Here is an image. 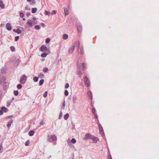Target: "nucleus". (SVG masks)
Instances as JSON below:
<instances>
[{
    "label": "nucleus",
    "mask_w": 159,
    "mask_h": 159,
    "mask_svg": "<svg viewBox=\"0 0 159 159\" xmlns=\"http://www.w3.org/2000/svg\"><path fill=\"white\" fill-rule=\"evenodd\" d=\"M30 12H28V13H26V16H27V17H29V16H30Z\"/></svg>",
    "instance_id": "obj_59"
},
{
    "label": "nucleus",
    "mask_w": 159,
    "mask_h": 159,
    "mask_svg": "<svg viewBox=\"0 0 159 159\" xmlns=\"http://www.w3.org/2000/svg\"><path fill=\"white\" fill-rule=\"evenodd\" d=\"M50 135H48V140L50 142H52V139H51V138H50Z\"/></svg>",
    "instance_id": "obj_31"
},
{
    "label": "nucleus",
    "mask_w": 159,
    "mask_h": 159,
    "mask_svg": "<svg viewBox=\"0 0 159 159\" xmlns=\"http://www.w3.org/2000/svg\"><path fill=\"white\" fill-rule=\"evenodd\" d=\"M44 80L43 79L39 81V85H42L43 83Z\"/></svg>",
    "instance_id": "obj_30"
},
{
    "label": "nucleus",
    "mask_w": 159,
    "mask_h": 159,
    "mask_svg": "<svg viewBox=\"0 0 159 159\" xmlns=\"http://www.w3.org/2000/svg\"><path fill=\"white\" fill-rule=\"evenodd\" d=\"M14 93L15 95L17 96L19 94L18 91V90H15L14 91Z\"/></svg>",
    "instance_id": "obj_37"
},
{
    "label": "nucleus",
    "mask_w": 159,
    "mask_h": 159,
    "mask_svg": "<svg viewBox=\"0 0 159 159\" xmlns=\"http://www.w3.org/2000/svg\"><path fill=\"white\" fill-rule=\"evenodd\" d=\"M77 29L79 32L80 33L82 31V27L81 24H79L77 25Z\"/></svg>",
    "instance_id": "obj_6"
},
{
    "label": "nucleus",
    "mask_w": 159,
    "mask_h": 159,
    "mask_svg": "<svg viewBox=\"0 0 159 159\" xmlns=\"http://www.w3.org/2000/svg\"><path fill=\"white\" fill-rule=\"evenodd\" d=\"M34 133V130H31L29 132V135L30 136H33Z\"/></svg>",
    "instance_id": "obj_20"
},
{
    "label": "nucleus",
    "mask_w": 159,
    "mask_h": 159,
    "mask_svg": "<svg viewBox=\"0 0 159 159\" xmlns=\"http://www.w3.org/2000/svg\"><path fill=\"white\" fill-rule=\"evenodd\" d=\"M37 11V8H32V12L33 13H36Z\"/></svg>",
    "instance_id": "obj_24"
},
{
    "label": "nucleus",
    "mask_w": 159,
    "mask_h": 159,
    "mask_svg": "<svg viewBox=\"0 0 159 159\" xmlns=\"http://www.w3.org/2000/svg\"><path fill=\"white\" fill-rule=\"evenodd\" d=\"M40 51L42 52L48 51L47 48L46 46L43 45L40 48Z\"/></svg>",
    "instance_id": "obj_5"
},
{
    "label": "nucleus",
    "mask_w": 159,
    "mask_h": 159,
    "mask_svg": "<svg viewBox=\"0 0 159 159\" xmlns=\"http://www.w3.org/2000/svg\"><path fill=\"white\" fill-rule=\"evenodd\" d=\"M13 31L16 33H17L18 34H19L21 33V30L19 29H18L16 30V29H13Z\"/></svg>",
    "instance_id": "obj_19"
},
{
    "label": "nucleus",
    "mask_w": 159,
    "mask_h": 159,
    "mask_svg": "<svg viewBox=\"0 0 159 159\" xmlns=\"http://www.w3.org/2000/svg\"><path fill=\"white\" fill-rule=\"evenodd\" d=\"M21 61V60L19 59L17 60L14 63V65L15 66H17L19 63Z\"/></svg>",
    "instance_id": "obj_15"
},
{
    "label": "nucleus",
    "mask_w": 159,
    "mask_h": 159,
    "mask_svg": "<svg viewBox=\"0 0 159 159\" xmlns=\"http://www.w3.org/2000/svg\"><path fill=\"white\" fill-rule=\"evenodd\" d=\"M17 87L19 89H21L22 87V85L20 84H19L17 85Z\"/></svg>",
    "instance_id": "obj_41"
},
{
    "label": "nucleus",
    "mask_w": 159,
    "mask_h": 159,
    "mask_svg": "<svg viewBox=\"0 0 159 159\" xmlns=\"http://www.w3.org/2000/svg\"><path fill=\"white\" fill-rule=\"evenodd\" d=\"M93 136L91 134L88 133L86 134L85 137L84 138V139L85 140H86L89 139H92Z\"/></svg>",
    "instance_id": "obj_3"
},
{
    "label": "nucleus",
    "mask_w": 159,
    "mask_h": 159,
    "mask_svg": "<svg viewBox=\"0 0 159 159\" xmlns=\"http://www.w3.org/2000/svg\"><path fill=\"white\" fill-rule=\"evenodd\" d=\"M56 12L57 11L56 10H53L51 14L52 15H55L56 14Z\"/></svg>",
    "instance_id": "obj_51"
},
{
    "label": "nucleus",
    "mask_w": 159,
    "mask_h": 159,
    "mask_svg": "<svg viewBox=\"0 0 159 159\" xmlns=\"http://www.w3.org/2000/svg\"><path fill=\"white\" fill-rule=\"evenodd\" d=\"M68 38V35L66 34H64L63 35V39L66 40Z\"/></svg>",
    "instance_id": "obj_26"
},
{
    "label": "nucleus",
    "mask_w": 159,
    "mask_h": 159,
    "mask_svg": "<svg viewBox=\"0 0 159 159\" xmlns=\"http://www.w3.org/2000/svg\"><path fill=\"white\" fill-rule=\"evenodd\" d=\"M10 49L12 52H14L15 50V48L14 46H11L10 47Z\"/></svg>",
    "instance_id": "obj_47"
},
{
    "label": "nucleus",
    "mask_w": 159,
    "mask_h": 159,
    "mask_svg": "<svg viewBox=\"0 0 159 159\" xmlns=\"http://www.w3.org/2000/svg\"><path fill=\"white\" fill-rule=\"evenodd\" d=\"M25 8V10H30V8L28 6H26Z\"/></svg>",
    "instance_id": "obj_57"
},
{
    "label": "nucleus",
    "mask_w": 159,
    "mask_h": 159,
    "mask_svg": "<svg viewBox=\"0 0 159 159\" xmlns=\"http://www.w3.org/2000/svg\"><path fill=\"white\" fill-rule=\"evenodd\" d=\"M69 84L68 83H66L65 85V88L66 89H67L69 87Z\"/></svg>",
    "instance_id": "obj_52"
},
{
    "label": "nucleus",
    "mask_w": 159,
    "mask_h": 159,
    "mask_svg": "<svg viewBox=\"0 0 159 159\" xmlns=\"http://www.w3.org/2000/svg\"><path fill=\"white\" fill-rule=\"evenodd\" d=\"M6 28L9 31H10L11 30L12 28H11V25L10 23H7L6 24Z\"/></svg>",
    "instance_id": "obj_9"
},
{
    "label": "nucleus",
    "mask_w": 159,
    "mask_h": 159,
    "mask_svg": "<svg viewBox=\"0 0 159 159\" xmlns=\"http://www.w3.org/2000/svg\"><path fill=\"white\" fill-rule=\"evenodd\" d=\"M47 93H48V92H47V91H46L45 92V93H43V97H44V98H46L47 96Z\"/></svg>",
    "instance_id": "obj_48"
},
{
    "label": "nucleus",
    "mask_w": 159,
    "mask_h": 159,
    "mask_svg": "<svg viewBox=\"0 0 159 159\" xmlns=\"http://www.w3.org/2000/svg\"><path fill=\"white\" fill-rule=\"evenodd\" d=\"M85 63H82V65H81V68H80L81 69V70H84L85 68Z\"/></svg>",
    "instance_id": "obj_29"
},
{
    "label": "nucleus",
    "mask_w": 159,
    "mask_h": 159,
    "mask_svg": "<svg viewBox=\"0 0 159 159\" xmlns=\"http://www.w3.org/2000/svg\"><path fill=\"white\" fill-rule=\"evenodd\" d=\"M0 71L1 73L5 74L6 72L7 69L5 67H3L0 69Z\"/></svg>",
    "instance_id": "obj_18"
},
{
    "label": "nucleus",
    "mask_w": 159,
    "mask_h": 159,
    "mask_svg": "<svg viewBox=\"0 0 159 159\" xmlns=\"http://www.w3.org/2000/svg\"><path fill=\"white\" fill-rule=\"evenodd\" d=\"M84 81L85 82V85L87 87H89L90 85V82L89 80L87 78V76H85L84 78Z\"/></svg>",
    "instance_id": "obj_1"
},
{
    "label": "nucleus",
    "mask_w": 159,
    "mask_h": 159,
    "mask_svg": "<svg viewBox=\"0 0 159 159\" xmlns=\"http://www.w3.org/2000/svg\"><path fill=\"white\" fill-rule=\"evenodd\" d=\"M50 50H48L47 52H44L41 54V56L43 57H45L47 55H48L50 53Z\"/></svg>",
    "instance_id": "obj_8"
},
{
    "label": "nucleus",
    "mask_w": 159,
    "mask_h": 159,
    "mask_svg": "<svg viewBox=\"0 0 159 159\" xmlns=\"http://www.w3.org/2000/svg\"><path fill=\"white\" fill-rule=\"evenodd\" d=\"M75 48V46L73 45L71 47V48H69L68 51V52L69 54H71L72 53L74 50Z\"/></svg>",
    "instance_id": "obj_10"
},
{
    "label": "nucleus",
    "mask_w": 159,
    "mask_h": 159,
    "mask_svg": "<svg viewBox=\"0 0 159 159\" xmlns=\"http://www.w3.org/2000/svg\"><path fill=\"white\" fill-rule=\"evenodd\" d=\"M13 115H10V116H9L7 117V118L11 119L12 117H13Z\"/></svg>",
    "instance_id": "obj_61"
},
{
    "label": "nucleus",
    "mask_w": 159,
    "mask_h": 159,
    "mask_svg": "<svg viewBox=\"0 0 159 159\" xmlns=\"http://www.w3.org/2000/svg\"><path fill=\"white\" fill-rule=\"evenodd\" d=\"M94 114V116L95 118L97 119H98V116L96 114Z\"/></svg>",
    "instance_id": "obj_62"
},
{
    "label": "nucleus",
    "mask_w": 159,
    "mask_h": 159,
    "mask_svg": "<svg viewBox=\"0 0 159 159\" xmlns=\"http://www.w3.org/2000/svg\"><path fill=\"white\" fill-rule=\"evenodd\" d=\"M0 7H1L2 9H4L5 7V5L3 4L2 0H0Z\"/></svg>",
    "instance_id": "obj_14"
},
{
    "label": "nucleus",
    "mask_w": 159,
    "mask_h": 159,
    "mask_svg": "<svg viewBox=\"0 0 159 159\" xmlns=\"http://www.w3.org/2000/svg\"><path fill=\"white\" fill-rule=\"evenodd\" d=\"M19 36H16L15 37V40L16 41H17L19 39Z\"/></svg>",
    "instance_id": "obj_53"
},
{
    "label": "nucleus",
    "mask_w": 159,
    "mask_h": 159,
    "mask_svg": "<svg viewBox=\"0 0 159 159\" xmlns=\"http://www.w3.org/2000/svg\"><path fill=\"white\" fill-rule=\"evenodd\" d=\"M39 76V78H42L44 77V75L42 73H40Z\"/></svg>",
    "instance_id": "obj_32"
},
{
    "label": "nucleus",
    "mask_w": 159,
    "mask_h": 159,
    "mask_svg": "<svg viewBox=\"0 0 159 159\" xmlns=\"http://www.w3.org/2000/svg\"><path fill=\"white\" fill-rule=\"evenodd\" d=\"M1 109L3 111H4L5 112H7L8 111V109L7 108L4 107H2L1 108Z\"/></svg>",
    "instance_id": "obj_21"
},
{
    "label": "nucleus",
    "mask_w": 159,
    "mask_h": 159,
    "mask_svg": "<svg viewBox=\"0 0 159 159\" xmlns=\"http://www.w3.org/2000/svg\"><path fill=\"white\" fill-rule=\"evenodd\" d=\"M64 13L65 16H67L69 14V8L66 7L64 9Z\"/></svg>",
    "instance_id": "obj_13"
},
{
    "label": "nucleus",
    "mask_w": 159,
    "mask_h": 159,
    "mask_svg": "<svg viewBox=\"0 0 159 159\" xmlns=\"http://www.w3.org/2000/svg\"><path fill=\"white\" fill-rule=\"evenodd\" d=\"M34 28L36 30H39L40 29L41 27L39 25H37L35 26Z\"/></svg>",
    "instance_id": "obj_28"
},
{
    "label": "nucleus",
    "mask_w": 159,
    "mask_h": 159,
    "mask_svg": "<svg viewBox=\"0 0 159 159\" xmlns=\"http://www.w3.org/2000/svg\"><path fill=\"white\" fill-rule=\"evenodd\" d=\"M76 140L75 138H72L71 140V142L73 143H76Z\"/></svg>",
    "instance_id": "obj_33"
},
{
    "label": "nucleus",
    "mask_w": 159,
    "mask_h": 159,
    "mask_svg": "<svg viewBox=\"0 0 159 159\" xmlns=\"http://www.w3.org/2000/svg\"><path fill=\"white\" fill-rule=\"evenodd\" d=\"M31 21H32V20H29L26 23V24L28 25V27L29 28L32 27L33 26L32 23Z\"/></svg>",
    "instance_id": "obj_11"
},
{
    "label": "nucleus",
    "mask_w": 159,
    "mask_h": 159,
    "mask_svg": "<svg viewBox=\"0 0 159 159\" xmlns=\"http://www.w3.org/2000/svg\"><path fill=\"white\" fill-rule=\"evenodd\" d=\"M48 71V68L47 67L44 68L43 70V71L44 73H46Z\"/></svg>",
    "instance_id": "obj_34"
},
{
    "label": "nucleus",
    "mask_w": 159,
    "mask_h": 159,
    "mask_svg": "<svg viewBox=\"0 0 159 159\" xmlns=\"http://www.w3.org/2000/svg\"><path fill=\"white\" fill-rule=\"evenodd\" d=\"M26 79V76L25 75H24L21 77L20 82L21 84H24L25 83Z\"/></svg>",
    "instance_id": "obj_2"
},
{
    "label": "nucleus",
    "mask_w": 159,
    "mask_h": 159,
    "mask_svg": "<svg viewBox=\"0 0 159 159\" xmlns=\"http://www.w3.org/2000/svg\"><path fill=\"white\" fill-rule=\"evenodd\" d=\"M6 84H2V85H3V89L4 90H6L7 89V85H6Z\"/></svg>",
    "instance_id": "obj_38"
},
{
    "label": "nucleus",
    "mask_w": 159,
    "mask_h": 159,
    "mask_svg": "<svg viewBox=\"0 0 159 159\" xmlns=\"http://www.w3.org/2000/svg\"><path fill=\"white\" fill-rule=\"evenodd\" d=\"M3 111H2V110H1V109L0 110V115H2L3 114Z\"/></svg>",
    "instance_id": "obj_63"
},
{
    "label": "nucleus",
    "mask_w": 159,
    "mask_h": 159,
    "mask_svg": "<svg viewBox=\"0 0 159 159\" xmlns=\"http://www.w3.org/2000/svg\"><path fill=\"white\" fill-rule=\"evenodd\" d=\"M50 39L49 38H47L45 40V42L47 43H48L50 42Z\"/></svg>",
    "instance_id": "obj_44"
},
{
    "label": "nucleus",
    "mask_w": 159,
    "mask_h": 159,
    "mask_svg": "<svg viewBox=\"0 0 159 159\" xmlns=\"http://www.w3.org/2000/svg\"><path fill=\"white\" fill-rule=\"evenodd\" d=\"M100 133L101 134H102V133H103V134H104V133L103 131V128L102 129H100V130H99Z\"/></svg>",
    "instance_id": "obj_50"
},
{
    "label": "nucleus",
    "mask_w": 159,
    "mask_h": 159,
    "mask_svg": "<svg viewBox=\"0 0 159 159\" xmlns=\"http://www.w3.org/2000/svg\"><path fill=\"white\" fill-rule=\"evenodd\" d=\"M31 2L30 3V4L31 5H33L34 4L36 3V2L34 0H31Z\"/></svg>",
    "instance_id": "obj_49"
},
{
    "label": "nucleus",
    "mask_w": 159,
    "mask_h": 159,
    "mask_svg": "<svg viewBox=\"0 0 159 159\" xmlns=\"http://www.w3.org/2000/svg\"><path fill=\"white\" fill-rule=\"evenodd\" d=\"M69 94V92L67 90H66L64 92V94L66 96H67Z\"/></svg>",
    "instance_id": "obj_43"
},
{
    "label": "nucleus",
    "mask_w": 159,
    "mask_h": 159,
    "mask_svg": "<svg viewBox=\"0 0 159 159\" xmlns=\"http://www.w3.org/2000/svg\"><path fill=\"white\" fill-rule=\"evenodd\" d=\"M44 14H45V15H46V16H47V15L49 16L50 15V13L49 11H45V12H44Z\"/></svg>",
    "instance_id": "obj_35"
},
{
    "label": "nucleus",
    "mask_w": 159,
    "mask_h": 159,
    "mask_svg": "<svg viewBox=\"0 0 159 159\" xmlns=\"http://www.w3.org/2000/svg\"><path fill=\"white\" fill-rule=\"evenodd\" d=\"M96 111V109H95V108L94 107H93L92 108V113L93 114H95V113Z\"/></svg>",
    "instance_id": "obj_42"
},
{
    "label": "nucleus",
    "mask_w": 159,
    "mask_h": 159,
    "mask_svg": "<svg viewBox=\"0 0 159 159\" xmlns=\"http://www.w3.org/2000/svg\"><path fill=\"white\" fill-rule=\"evenodd\" d=\"M13 122V120L11 119L8 122V124L7 125V126L8 128H9L11 125V124Z\"/></svg>",
    "instance_id": "obj_16"
},
{
    "label": "nucleus",
    "mask_w": 159,
    "mask_h": 159,
    "mask_svg": "<svg viewBox=\"0 0 159 159\" xmlns=\"http://www.w3.org/2000/svg\"><path fill=\"white\" fill-rule=\"evenodd\" d=\"M39 79L38 77H34L33 80L35 82H37L38 81Z\"/></svg>",
    "instance_id": "obj_36"
},
{
    "label": "nucleus",
    "mask_w": 159,
    "mask_h": 159,
    "mask_svg": "<svg viewBox=\"0 0 159 159\" xmlns=\"http://www.w3.org/2000/svg\"><path fill=\"white\" fill-rule=\"evenodd\" d=\"M62 112L61 111L60 113V115H59V119H61V117H62Z\"/></svg>",
    "instance_id": "obj_54"
},
{
    "label": "nucleus",
    "mask_w": 159,
    "mask_h": 159,
    "mask_svg": "<svg viewBox=\"0 0 159 159\" xmlns=\"http://www.w3.org/2000/svg\"><path fill=\"white\" fill-rule=\"evenodd\" d=\"M3 150V148L2 147V144H1L0 145V153H1L2 152Z\"/></svg>",
    "instance_id": "obj_40"
},
{
    "label": "nucleus",
    "mask_w": 159,
    "mask_h": 159,
    "mask_svg": "<svg viewBox=\"0 0 159 159\" xmlns=\"http://www.w3.org/2000/svg\"><path fill=\"white\" fill-rule=\"evenodd\" d=\"M69 114L68 113H67L65 114L64 116V118L65 120H67L69 117Z\"/></svg>",
    "instance_id": "obj_22"
},
{
    "label": "nucleus",
    "mask_w": 159,
    "mask_h": 159,
    "mask_svg": "<svg viewBox=\"0 0 159 159\" xmlns=\"http://www.w3.org/2000/svg\"><path fill=\"white\" fill-rule=\"evenodd\" d=\"M6 81V78L4 76H3L0 77V85H1L2 84H7Z\"/></svg>",
    "instance_id": "obj_4"
},
{
    "label": "nucleus",
    "mask_w": 159,
    "mask_h": 159,
    "mask_svg": "<svg viewBox=\"0 0 159 159\" xmlns=\"http://www.w3.org/2000/svg\"><path fill=\"white\" fill-rule=\"evenodd\" d=\"M65 102L64 101V102L63 103L62 106V108L63 109H64V107L65 106Z\"/></svg>",
    "instance_id": "obj_60"
},
{
    "label": "nucleus",
    "mask_w": 159,
    "mask_h": 159,
    "mask_svg": "<svg viewBox=\"0 0 159 159\" xmlns=\"http://www.w3.org/2000/svg\"><path fill=\"white\" fill-rule=\"evenodd\" d=\"M77 100V98L76 96H74L73 97V101L74 103H75Z\"/></svg>",
    "instance_id": "obj_25"
},
{
    "label": "nucleus",
    "mask_w": 159,
    "mask_h": 159,
    "mask_svg": "<svg viewBox=\"0 0 159 159\" xmlns=\"http://www.w3.org/2000/svg\"><path fill=\"white\" fill-rule=\"evenodd\" d=\"M25 16L24 14L22 12H20V16L21 18H23Z\"/></svg>",
    "instance_id": "obj_46"
},
{
    "label": "nucleus",
    "mask_w": 159,
    "mask_h": 159,
    "mask_svg": "<svg viewBox=\"0 0 159 159\" xmlns=\"http://www.w3.org/2000/svg\"><path fill=\"white\" fill-rule=\"evenodd\" d=\"M4 24L3 23H1V25H0V27H3L4 26Z\"/></svg>",
    "instance_id": "obj_64"
},
{
    "label": "nucleus",
    "mask_w": 159,
    "mask_h": 159,
    "mask_svg": "<svg viewBox=\"0 0 159 159\" xmlns=\"http://www.w3.org/2000/svg\"><path fill=\"white\" fill-rule=\"evenodd\" d=\"M98 127L99 130H100V129H102V126L99 123L98 124Z\"/></svg>",
    "instance_id": "obj_55"
},
{
    "label": "nucleus",
    "mask_w": 159,
    "mask_h": 159,
    "mask_svg": "<svg viewBox=\"0 0 159 159\" xmlns=\"http://www.w3.org/2000/svg\"><path fill=\"white\" fill-rule=\"evenodd\" d=\"M50 138H51L52 142L54 141L57 140V136L55 135H50Z\"/></svg>",
    "instance_id": "obj_17"
},
{
    "label": "nucleus",
    "mask_w": 159,
    "mask_h": 159,
    "mask_svg": "<svg viewBox=\"0 0 159 159\" xmlns=\"http://www.w3.org/2000/svg\"><path fill=\"white\" fill-rule=\"evenodd\" d=\"M41 26L43 28L44 27H45V25L44 23H41V24H40Z\"/></svg>",
    "instance_id": "obj_58"
},
{
    "label": "nucleus",
    "mask_w": 159,
    "mask_h": 159,
    "mask_svg": "<svg viewBox=\"0 0 159 159\" xmlns=\"http://www.w3.org/2000/svg\"><path fill=\"white\" fill-rule=\"evenodd\" d=\"M87 94L89 97V99L91 101L92 100L93 97L91 91H88L87 92Z\"/></svg>",
    "instance_id": "obj_7"
},
{
    "label": "nucleus",
    "mask_w": 159,
    "mask_h": 159,
    "mask_svg": "<svg viewBox=\"0 0 159 159\" xmlns=\"http://www.w3.org/2000/svg\"><path fill=\"white\" fill-rule=\"evenodd\" d=\"M108 159H112L110 153H109L108 155Z\"/></svg>",
    "instance_id": "obj_56"
},
{
    "label": "nucleus",
    "mask_w": 159,
    "mask_h": 159,
    "mask_svg": "<svg viewBox=\"0 0 159 159\" xmlns=\"http://www.w3.org/2000/svg\"><path fill=\"white\" fill-rule=\"evenodd\" d=\"M92 139L93 142L96 143L99 140V139L98 138L93 136Z\"/></svg>",
    "instance_id": "obj_12"
},
{
    "label": "nucleus",
    "mask_w": 159,
    "mask_h": 159,
    "mask_svg": "<svg viewBox=\"0 0 159 159\" xmlns=\"http://www.w3.org/2000/svg\"><path fill=\"white\" fill-rule=\"evenodd\" d=\"M77 75H81L82 74V72L79 69H78L77 71Z\"/></svg>",
    "instance_id": "obj_27"
},
{
    "label": "nucleus",
    "mask_w": 159,
    "mask_h": 159,
    "mask_svg": "<svg viewBox=\"0 0 159 159\" xmlns=\"http://www.w3.org/2000/svg\"><path fill=\"white\" fill-rule=\"evenodd\" d=\"M30 143V140H27L25 143V145L26 146H28L29 145V144Z\"/></svg>",
    "instance_id": "obj_39"
},
{
    "label": "nucleus",
    "mask_w": 159,
    "mask_h": 159,
    "mask_svg": "<svg viewBox=\"0 0 159 159\" xmlns=\"http://www.w3.org/2000/svg\"><path fill=\"white\" fill-rule=\"evenodd\" d=\"M80 54L83 55L84 53V52L83 50V46H81L80 48Z\"/></svg>",
    "instance_id": "obj_23"
},
{
    "label": "nucleus",
    "mask_w": 159,
    "mask_h": 159,
    "mask_svg": "<svg viewBox=\"0 0 159 159\" xmlns=\"http://www.w3.org/2000/svg\"><path fill=\"white\" fill-rule=\"evenodd\" d=\"M11 102V101H10V100L8 101L7 102V107H9L10 106V104Z\"/></svg>",
    "instance_id": "obj_45"
}]
</instances>
